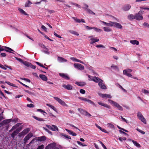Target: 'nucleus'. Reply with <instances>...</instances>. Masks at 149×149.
<instances>
[{
  "label": "nucleus",
  "mask_w": 149,
  "mask_h": 149,
  "mask_svg": "<svg viewBox=\"0 0 149 149\" xmlns=\"http://www.w3.org/2000/svg\"><path fill=\"white\" fill-rule=\"evenodd\" d=\"M96 47L97 48L102 47L103 48H105V47L104 46L102 45H98L96 46Z\"/></svg>",
  "instance_id": "052dcab7"
},
{
  "label": "nucleus",
  "mask_w": 149,
  "mask_h": 149,
  "mask_svg": "<svg viewBox=\"0 0 149 149\" xmlns=\"http://www.w3.org/2000/svg\"><path fill=\"white\" fill-rule=\"evenodd\" d=\"M16 59L17 60H18L19 62H20L21 63H23V60L21 58H17V57H16Z\"/></svg>",
  "instance_id": "e2e57ef3"
},
{
  "label": "nucleus",
  "mask_w": 149,
  "mask_h": 149,
  "mask_svg": "<svg viewBox=\"0 0 149 149\" xmlns=\"http://www.w3.org/2000/svg\"><path fill=\"white\" fill-rule=\"evenodd\" d=\"M86 10L88 13H89L91 14H93L95 15V13H94L91 10H90V9L88 8H86Z\"/></svg>",
  "instance_id": "58836bf2"
},
{
  "label": "nucleus",
  "mask_w": 149,
  "mask_h": 149,
  "mask_svg": "<svg viewBox=\"0 0 149 149\" xmlns=\"http://www.w3.org/2000/svg\"><path fill=\"white\" fill-rule=\"evenodd\" d=\"M20 79L22 80H25V81H26L28 82L29 83H30L31 82L30 80L29 79H26L25 78H20Z\"/></svg>",
  "instance_id": "09e8293b"
},
{
  "label": "nucleus",
  "mask_w": 149,
  "mask_h": 149,
  "mask_svg": "<svg viewBox=\"0 0 149 149\" xmlns=\"http://www.w3.org/2000/svg\"><path fill=\"white\" fill-rule=\"evenodd\" d=\"M29 67H30L31 68H32V69H35L36 68V66L32 65L31 63L30 65V66Z\"/></svg>",
  "instance_id": "69168bd1"
},
{
  "label": "nucleus",
  "mask_w": 149,
  "mask_h": 149,
  "mask_svg": "<svg viewBox=\"0 0 149 149\" xmlns=\"http://www.w3.org/2000/svg\"><path fill=\"white\" fill-rule=\"evenodd\" d=\"M72 18L76 22L78 23H80L81 22V21L80 19H78L76 17H73Z\"/></svg>",
  "instance_id": "603ef678"
},
{
  "label": "nucleus",
  "mask_w": 149,
  "mask_h": 149,
  "mask_svg": "<svg viewBox=\"0 0 149 149\" xmlns=\"http://www.w3.org/2000/svg\"><path fill=\"white\" fill-rule=\"evenodd\" d=\"M120 117L123 121L127 123H129V121L126 120L125 118H123L122 116H120Z\"/></svg>",
  "instance_id": "de8ad7c7"
},
{
  "label": "nucleus",
  "mask_w": 149,
  "mask_h": 149,
  "mask_svg": "<svg viewBox=\"0 0 149 149\" xmlns=\"http://www.w3.org/2000/svg\"><path fill=\"white\" fill-rule=\"evenodd\" d=\"M108 101L113 106L116 107L119 110L121 111L123 110V107L117 103L111 100H108Z\"/></svg>",
  "instance_id": "f257e3e1"
},
{
  "label": "nucleus",
  "mask_w": 149,
  "mask_h": 149,
  "mask_svg": "<svg viewBox=\"0 0 149 149\" xmlns=\"http://www.w3.org/2000/svg\"><path fill=\"white\" fill-rule=\"evenodd\" d=\"M57 59L58 61L61 62H66L67 61L66 59L60 56L58 57Z\"/></svg>",
  "instance_id": "aec40b11"
},
{
  "label": "nucleus",
  "mask_w": 149,
  "mask_h": 149,
  "mask_svg": "<svg viewBox=\"0 0 149 149\" xmlns=\"http://www.w3.org/2000/svg\"><path fill=\"white\" fill-rule=\"evenodd\" d=\"M30 131V129L29 128H27L26 129L24 130L23 131L24 134L26 135V134Z\"/></svg>",
  "instance_id": "4c0bfd02"
},
{
  "label": "nucleus",
  "mask_w": 149,
  "mask_h": 149,
  "mask_svg": "<svg viewBox=\"0 0 149 149\" xmlns=\"http://www.w3.org/2000/svg\"><path fill=\"white\" fill-rule=\"evenodd\" d=\"M132 70L130 69H125L123 71V73H130L132 72Z\"/></svg>",
  "instance_id": "bb28decb"
},
{
  "label": "nucleus",
  "mask_w": 149,
  "mask_h": 149,
  "mask_svg": "<svg viewBox=\"0 0 149 149\" xmlns=\"http://www.w3.org/2000/svg\"><path fill=\"white\" fill-rule=\"evenodd\" d=\"M128 18L130 20H132L134 19H135V15H134L132 14H130L128 16Z\"/></svg>",
  "instance_id": "a878e982"
},
{
  "label": "nucleus",
  "mask_w": 149,
  "mask_h": 149,
  "mask_svg": "<svg viewBox=\"0 0 149 149\" xmlns=\"http://www.w3.org/2000/svg\"><path fill=\"white\" fill-rule=\"evenodd\" d=\"M143 26L147 27H148L149 26V24L146 22L144 23L143 24Z\"/></svg>",
  "instance_id": "774afa93"
},
{
  "label": "nucleus",
  "mask_w": 149,
  "mask_h": 149,
  "mask_svg": "<svg viewBox=\"0 0 149 149\" xmlns=\"http://www.w3.org/2000/svg\"><path fill=\"white\" fill-rule=\"evenodd\" d=\"M18 10L21 13L25 15H28V14L26 13L22 9L19 8Z\"/></svg>",
  "instance_id": "7c9ffc66"
},
{
  "label": "nucleus",
  "mask_w": 149,
  "mask_h": 149,
  "mask_svg": "<svg viewBox=\"0 0 149 149\" xmlns=\"http://www.w3.org/2000/svg\"><path fill=\"white\" fill-rule=\"evenodd\" d=\"M18 134L15 132V131H14L11 134V136L13 138H14Z\"/></svg>",
  "instance_id": "2f4dec72"
},
{
  "label": "nucleus",
  "mask_w": 149,
  "mask_h": 149,
  "mask_svg": "<svg viewBox=\"0 0 149 149\" xmlns=\"http://www.w3.org/2000/svg\"><path fill=\"white\" fill-rule=\"evenodd\" d=\"M130 42L133 45L136 44V45H138L139 44V42L137 40H132L130 41Z\"/></svg>",
  "instance_id": "b1692460"
},
{
  "label": "nucleus",
  "mask_w": 149,
  "mask_h": 149,
  "mask_svg": "<svg viewBox=\"0 0 149 149\" xmlns=\"http://www.w3.org/2000/svg\"><path fill=\"white\" fill-rule=\"evenodd\" d=\"M44 148V146L42 144L40 146H39L37 148V149H43Z\"/></svg>",
  "instance_id": "6e6d98bb"
},
{
  "label": "nucleus",
  "mask_w": 149,
  "mask_h": 149,
  "mask_svg": "<svg viewBox=\"0 0 149 149\" xmlns=\"http://www.w3.org/2000/svg\"><path fill=\"white\" fill-rule=\"evenodd\" d=\"M63 87L68 90H71L72 89V87L70 84H68L66 85L65 84H63L62 85Z\"/></svg>",
  "instance_id": "f3484780"
},
{
  "label": "nucleus",
  "mask_w": 149,
  "mask_h": 149,
  "mask_svg": "<svg viewBox=\"0 0 149 149\" xmlns=\"http://www.w3.org/2000/svg\"><path fill=\"white\" fill-rule=\"evenodd\" d=\"M56 144L55 143H52L48 145L45 148V149H54L56 148Z\"/></svg>",
  "instance_id": "423d86ee"
},
{
  "label": "nucleus",
  "mask_w": 149,
  "mask_h": 149,
  "mask_svg": "<svg viewBox=\"0 0 149 149\" xmlns=\"http://www.w3.org/2000/svg\"><path fill=\"white\" fill-rule=\"evenodd\" d=\"M59 75L62 77L63 78L67 80H69L70 79V78L66 74L63 73H60L59 74Z\"/></svg>",
  "instance_id": "ddd939ff"
},
{
  "label": "nucleus",
  "mask_w": 149,
  "mask_h": 149,
  "mask_svg": "<svg viewBox=\"0 0 149 149\" xmlns=\"http://www.w3.org/2000/svg\"><path fill=\"white\" fill-rule=\"evenodd\" d=\"M27 107L30 108H32L34 107V105L32 104H27Z\"/></svg>",
  "instance_id": "13d9d810"
},
{
  "label": "nucleus",
  "mask_w": 149,
  "mask_h": 149,
  "mask_svg": "<svg viewBox=\"0 0 149 149\" xmlns=\"http://www.w3.org/2000/svg\"><path fill=\"white\" fill-rule=\"evenodd\" d=\"M100 143L104 149H107L105 146L104 145V143L102 142L101 141H100Z\"/></svg>",
  "instance_id": "bf43d9fd"
},
{
  "label": "nucleus",
  "mask_w": 149,
  "mask_h": 149,
  "mask_svg": "<svg viewBox=\"0 0 149 149\" xmlns=\"http://www.w3.org/2000/svg\"><path fill=\"white\" fill-rule=\"evenodd\" d=\"M132 142H133L134 145L138 148H140L141 147L140 145L136 141H134V140H132Z\"/></svg>",
  "instance_id": "c756f323"
},
{
  "label": "nucleus",
  "mask_w": 149,
  "mask_h": 149,
  "mask_svg": "<svg viewBox=\"0 0 149 149\" xmlns=\"http://www.w3.org/2000/svg\"><path fill=\"white\" fill-rule=\"evenodd\" d=\"M107 125H108V126L111 128H112L113 129H114V126L113 124H112L111 123H108Z\"/></svg>",
  "instance_id": "a18cd8bd"
},
{
  "label": "nucleus",
  "mask_w": 149,
  "mask_h": 149,
  "mask_svg": "<svg viewBox=\"0 0 149 149\" xmlns=\"http://www.w3.org/2000/svg\"><path fill=\"white\" fill-rule=\"evenodd\" d=\"M33 135L32 133H29L26 136L24 139V143H26L32 137Z\"/></svg>",
  "instance_id": "9b49d317"
},
{
  "label": "nucleus",
  "mask_w": 149,
  "mask_h": 149,
  "mask_svg": "<svg viewBox=\"0 0 149 149\" xmlns=\"http://www.w3.org/2000/svg\"><path fill=\"white\" fill-rule=\"evenodd\" d=\"M77 143L79 145L81 146H86V145L85 144L82 143L81 142H80L79 141H77Z\"/></svg>",
  "instance_id": "37998d69"
},
{
  "label": "nucleus",
  "mask_w": 149,
  "mask_h": 149,
  "mask_svg": "<svg viewBox=\"0 0 149 149\" xmlns=\"http://www.w3.org/2000/svg\"><path fill=\"white\" fill-rule=\"evenodd\" d=\"M126 139L127 138L125 137H123L122 138L120 137L118 138L119 140L121 142H122L123 140H126Z\"/></svg>",
  "instance_id": "a19ab883"
},
{
  "label": "nucleus",
  "mask_w": 149,
  "mask_h": 149,
  "mask_svg": "<svg viewBox=\"0 0 149 149\" xmlns=\"http://www.w3.org/2000/svg\"><path fill=\"white\" fill-rule=\"evenodd\" d=\"M72 5H75L77 7H78L79 8H81V6L80 5H78V4H77V3H72Z\"/></svg>",
  "instance_id": "0e129e2a"
},
{
  "label": "nucleus",
  "mask_w": 149,
  "mask_h": 149,
  "mask_svg": "<svg viewBox=\"0 0 149 149\" xmlns=\"http://www.w3.org/2000/svg\"><path fill=\"white\" fill-rule=\"evenodd\" d=\"M141 92L144 93H149L148 91L147 90L145 89H142Z\"/></svg>",
  "instance_id": "338daca9"
},
{
  "label": "nucleus",
  "mask_w": 149,
  "mask_h": 149,
  "mask_svg": "<svg viewBox=\"0 0 149 149\" xmlns=\"http://www.w3.org/2000/svg\"><path fill=\"white\" fill-rule=\"evenodd\" d=\"M93 29H94V30L96 32H101L102 31V29H98L97 27H93Z\"/></svg>",
  "instance_id": "c9c22d12"
},
{
  "label": "nucleus",
  "mask_w": 149,
  "mask_h": 149,
  "mask_svg": "<svg viewBox=\"0 0 149 149\" xmlns=\"http://www.w3.org/2000/svg\"><path fill=\"white\" fill-rule=\"evenodd\" d=\"M22 128L21 127H19L17 129L15 130L17 133H18L22 130Z\"/></svg>",
  "instance_id": "4d7b16f0"
},
{
  "label": "nucleus",
  "mask_w": 149,
  "mask_h": 149,
  "mask_svg": "<svg viewBox=\"0 0 149 149\" xmlns=\"http://www.w3.org/2000/svg\"><path fill=\"white\" fill-rule=\"evenodd\" d=\"M113 22L109 21V23H107L106 26H113Z\"/></svg>",
  "instance_id": "79ce46f5"
},
{
  "label": "nucleus",
  "mask_w": 149,
  "mask_h": 149,
  "mask_svg": "<svg viewBox=\"0 0 149 149\" xmlns=\"http://www.w3.org/2000/svg\"><path fill=\"white\" fill-rule=\"evenodd\" d=\"M3 50H5L7 52H9L11 53H12L11 52L9 51L8 50H6V49H4L2 47H1V46L0 45V52H1V51H3Z\"/></svg>",
  "instance_id": "c03bdc74"
},
{
  "label": "nucleus",
  "mask_w": 149,
  "mask_h": 149,
  "mask_svg": "<svg viewBox=\"0 0 149 149\" xmlns=\"http://www.w3.org/2000/svg\"><path fill=\"white\" fill-rule=\"evenodd\" d=\"M143 13L142 11H140L137 13H136L135 15V19L138 20H142L143 19V17L142 15Z\"/></svg>",
  "instance_id": "39448f33"
},
{
  "label": "nucleus",
  "mask_w": 149,
  "mask_h": 149,
  "mask_svg": "<svg viewBox=\"0 0 149 149\" xmlns=\"http://www.w3.org/2000/svg\"><path fill=\"white\" fill-rule=\"evenodd\" d=\"M74 66L75 68L81 70H83L84 68V66L79 63H75L74 64Z\"/></svg>",
  "instance_id": "1a4fd4ad"
},
{
  "label": "nucleus",
  "mask_w": 149,
  "mask_h": 149,
  "mask_svg": "<svg viewBox=\"0 0 149 149\" xmlns=\"http://www.w3.org/2000/svg\"><path fill=\"white\" fill-rule=\"evenodd\" d=\"M78 110L81 114L86 116L89 117L91 116V115L87 111L83 109L78 108Z\"/></svg>",
  "instance_id": "f03ea898"
},
{
  "label": "nucleus",
  "mask_w": 149,
  "mask_h": 149,
  "mask_svg": "<svg viewBox=\"0 0 149 149\" xmlns=\"http://www.w3.org/2000/svg\"><path fill=\"white\" fill-rule=\"evenodd\" d=\"M104 31L106 32H109L112 31V30L109 28L108 27H104L103 28Z\"/></svg>",
  "instance_id": "c85d7f7f"
},
{
  "label": "nucleus",
  "mask_w": 149,
  "mask_h": 149,
  "mask_svg": "<svg viewBox=\"0 0 149 149\" xmlns=\"http://www.w3.org/2000/svg\"><path fill=\"white\" fill-rule=\"evenodd\" d=\"M136 130L143 134H145V132H144L140 130V129L138 128L136 129Z\"/></svg>",
  "instance_id": "864d4df0"
},
{
  "label": "nucleus",
  "mask_w": 149,
  "mask_h": 149,
  "mask_svg": "<svg viewBox=\"0 0 149 149\" xmlns=\"http://www.w3.org/2000/svg\"><path fill=\"white\" fill-rule=\"evenodd\" d=\"M54 99L58 101V102L61 105L63 106H65L67 107L68 105L65 103L62 100L56 97H54Z\"/></svg>",
  "instance_id": "0eeeda50"
},
{
  "label": "nucleus",
  "mask_w": 149,
  "mask_h": 149,
  "mask_svg": "<svg viewBox=\"0 0 149 149\" xmlns=\"http://www.w3.org/2000/svg\"><path fill=\"white\" fill-rule=\"evenodd\" d=\"M43 128L45 130L46 132H48L49 134H52V132L49 130L48 129H47L45 127H43Z\"/></svg>",
  "instance_id": "8fccbe9b"
},
{
  "label": "nucleus",
  "mask_w": 149,
  "mask_h": 149,
  "mask_svg": "<svg viewBox=\"0 0 149 149\" xmlns=\"http://www.w3.org/2000/svg\"><path fill=\"white\" fill-rule=\"evenodd\" d=\"M24 135H25V134H24V133L23 131H22L19 134L18 136L19 137H21V136H24Z\"/></svg>",
  "instance_id": "5fc2aeb1"
},
{
  "label": "nucleus",
  "mask_w": 149,
  "mask_h": 149,
  "mask_svg": "<svg viewBox=\"0 0 149 149\" xmlns=\"http://www.w3.org/2000/svg\"><path fill=\"white\" fill-rule=\"evenodd\" d=\"M103 80L102 81H100L98 83V85L101 89H107V87L106 85L103 83Z\"/></svg>",
  "instance_id": "f8f14e48"
},
{
  "label": "nucleus",
  "mask_w": 149,
  "mask_h": 149,
  "mask_svg": "<svg viewBox=\"0 0 149 149\" xmlns=\"http://www.w3.org/2000/svg\"><path fill=\"white\" fill-rule=\"evenodd\" d=\"M91 41L90 42V44H91L99 41V39H95L94 38H92L91 39Z\"/></svg>",
  "instance_id": "4be33fe9"
},
{
  "label": "nucleus",
  "mask_w": 149,
  "mask_h": 149,
  "mask_svg": "<svg viewBox=\"0 0 149 149\" xmlns=\"http://www.w3.org/2000/svg\"><path fill=\"white\" fill-rule=\"evenodd\" d=\"M52 130L53 131H56V130L58 131V127H57L56 126V125H52Z\"/></svg>",
  "instance_id": "e433bc0d"
},
{
  "label": "nucleus",
  "mask_w": 149,
  "mask_h": 149,
  "mask_svg": "<svg viewBox=\"0 0 149 149\" xmlns=\"http://www.w3.org/2000/svg\"><path fill=\"white\" fill-rule=\"evenodd\" d=\"M137 116L139 119L141 121L145 124H146V121L145 118L144 117L142 114L140 112H138L137 113Z\"/></svg>",
  "instance_id": "20e7f679"
},
{
  "label": "nucleus",
  "mask_w": 149,
  "mask_h": 149,
  "mask_svg": "<svg viewBox=\"0 0 149 149\" xmlns=\"http://www.w3.org/2000/svg\"><path fill=\"white\" fill-rule=\"evenodd\" d=\"M65 130L66 131H67L69 134L72 135V136H76L77 135V134L74 132H73L72 131H71L70 130H69L68 129H65Z\"/></svg>",
  "instance_id": "5701e85b"
},
{
  "label": "nucleus",
  "mask_w": 149,
  "mask_h": 149,
  "mask_svg": "<svg viewBox=\"0 0 149 149\" xmlns=\"http://www.w3.org/2000/svg\"><path fill=\"white\" fill-rule=\"evenodd\" d=\"M131 8V6L129 4H125V5L123 8V9L125 11H127L130 9Z\"/></svg>",
  "instance_id": "2eb2a0df"
},
{
  "label": "nucleus",
  "mask_w": 149,
  "mask_h": 149,
  "mask_svg": "<svg viewBox=\"0 0 149 149\" xmlns=\"http://www.w3.org/2000/svg\"><path fill=\"white\" fill-rule=\"evenodd\" d=\"M33 118H34L36 120H38V121H44V120H43V119L41 118H39L38 117H37L36 116H33Z\"/></svg>",
  "instance_id": "473e14b6"
},
{
  "label": "nucleus",
  "mask_w": 149,
  "mask_h": 149,
  "mask_svg": "<svg viewBox=\"0 0 149 149\" xmlns=\"http://www.w3.org/2000/svg\"><path fill=\"white\" fill-rule=\"evenodd\" d=\"M119 132L120 133V134H123L124 135H126L127 136H129L128 135L127 133H126L125 132H124V131H123L121 130H119Z\"/></svg>",
  "instance_id": "3c124183"
},
{
  "label": "nucleus",
  "mask_w": 149,
  "mask_h": 149,
  "mask_svg": "<svg viewBox=\"0 0 149 149\" xmlns=\"http://www.w3.org/2000/svg\"><path fill=\"white\" fill-rule=\"evenodd\" d=\"M97 103L100 105L103 106L105 107L110 109V106L108 105L107 104H104L103 103H102L101 102H98Z\"/></svg>",
  "instance_id": "a211bd4d"
},
{
  "label": "nucleus",
  "mask_w": 149,
  "mask_h": 149,
  "mask_svg": "<svg viewBox=\"0 0 149 149\" xmlns=\"http://www.w3.org/2000/svg\"><path fill=\"white\" fill-rule=\"evenodd\" d=\"M23 63L25 66H26L28 67H29L30 66V65L31 64V63H30L27 61H26L23 62Z\"/></svg>",
  "instance_id": "f704fd0d"
},
{
  "label": "nucleus",
  "mask_w": 149,
  "mask_h": 149,
  "mask_svg": "<svg viewBox=\"0 0 149 149\" xmlns=\"http://www.w3.org/2000/svg\"><path fill=\"white\" fill-rule=\"evenodd\" d=\"M112 23H113V26L120 29L122 28V25L119 23L113 22Z\"/></svg>",
  "instance_id": "4468645a"
},
{
  "label": "nucleus",
  "mask_w": 149,
  "mask_h": 149,
  "mask_svg": "<svg viewBox=\"0 0 149 149\" xmlns=\"http://www.w3.org/2000/svg\"><path fill=\"white\" fill-rule=\"evenodd\" d=\"M39 77L42 80L46 81L47 80V77L44 74H40Z\"/></svg>",
  "instance_id": "6ab92c4d"
},
{
  "label": "nucleus",
  "mask_w": 149,
  "mask_h": 149,
  "mask_svg": "<svg viewBox=\"0 0 149 149\" xmlns=\"http://www.w3.org/2000/svg\"><path fill=\"white\" fill-rule=\"evenodd\" d=\"M99 94V95L103 98H106V94Z\"/></svg>",
  "instance_id": "49530a36"
},
{
  "label": "nucleus",
  "mask_w": 149,
  "mask_h": 149,
  "mask_svg": "<svg viewBox=\"0 0 149 149\" xmlns=\"http://www.w3.org/2000/svg\"><path fill=\"white\" fill-rule=\"evenodd\" d=\"M75 84L78 86H82L86 85V83L83 82H76Z\"/></svg>",
  "instance_id": "393cba45"
},
{
  "label": "nucleus",
  "mask_w": 149,
  "mask_h": 149,
  "mask_svg": "<svg viewBox=\"0 0 149 149\" xmlns=\"http://www.w3.org/2000/svg\"><path fill=\"white\" fill-rule=\"evenodd\" d=\"M92 80L96 83L98 82V83L100 81H102V80L101 79L96 77H93L92 79Z\"/></svg>",
  "instance_id": "dca6fc26"
},
{
  "label": "nucleus",
  "mask_w": 149,
  "mask_h": 149,
  "mask_svg": "<svg viewBox=\"0 0 149 149\" xmlns=\"http://www.w3.org/2000/svg\"><path fill=\"white\" fill-rule=\"evenodd\" d=\"M78 110L81 114L86 116L89 117L91 116V115L87 111L83 109L78 108Z\"/></svg>",
  "instance_id": "7ed1b4c3"
},
{
  "label": "nucleus",
  "mask_w": 149,
  "mask_h": 149,
  "mask_svg": "<svg viewBox=\"0 0 149 149\" xmlns=\"http://www.w3.org/2000/svg\"><path fill=\"white\" fill-rule=\"evenodd\" d=\"M32 3L29 0L27 1L26 3H25V7H29L30 6V5Z\"/></svg>",
  "instance_id": "cd10ccee"
},
{
  "label": "nucleus",
  "mask_w": 149,
  "mask_h": 149,
  "mask_svg": "<svg viewBox=\"0 0 149 149\" xmlns=\"http://www.w3.org/2000/svg\"><path fill=\"white\" fill-rule=\"evenodd\" d=\"M11 119H7L3 120L0 123V127H2L3 125L9 123L11 121Z\"/></svg>",
  "instance_id": "9d476101"
},
{
  "label": "nucleus",
  "mask_w": 149,
  "mask_h": 149,
  "mask_svg": "<svg viewBox=\"0 0 149 149\" xmlns=\"http://www.w3.org/2000/svg\"><path fill=\"white\" fill-rule=\"evenodd\" d=\"M78 98L81 100H83L84 101L87 102L88 103H90L91 104H92L93 105L96 106V105H95V104L93 102H92V101H91V100H90L86 98H85L80 97H79Z\"/></svg>",
  "instance_id": "6e6552de"
},
{
  "label": "nucleus",
  "mask_w": 149,
  "mask_h": 149,
  "mask_svg": "<svg viewBox=\"0 0 149 149\" xmlns=\"http://www.w3.org/2000/svg\"><path fill=\"white\" fill-rule=\"evenodd\" d=\"M123 74L128 77H131V78L132 76V75L129 73H123Z\"/></svg>",
  "instance_id": "680f3d73"
},
{
  "label": "nucleus",
  "mask_w": 149,
  "mask_h": 149,
  "mask_svg": "<svg viewBox=\"0 0 149 149\" xmlns=\"http://www.w3.org/2000/svg\"><path fill=\"white\" fill-rule=\"evenodd\" d=\"M111 68L113 69L116 70H118V66L116 65H115L114 64H112L111 66Z\"/></svg>",
  "instance_id": "ea45409f"
},
{
  "label": "nucleus",
  "mask_w": 149,
  "mask_h": 149,
  "mask_svg": "<svg viewBox=\"0 0 149 149\" xmlns=\"http://www.w3.org/2000/svg\"><path fill=\"white\" fill-rule=\"evenodd\" d=\"M39 45L43 49H45L46 50H48V49L43 44H39Z\"/></svg>",
  "instance_id": "72a5a7b5"
},
{
  "label": "nucleus",
  "mask_w": 149,
  "mask_h": 149,
  "mask_svg": "<svg viewBox=\"0 0 149 149\" xmlns=\"http://www.w3.org/2000/svg\"><path fill=\"white\" fill-rule=\"evenodd\" d=\"M46 139V137L45 136H42L38 137L37 140L42 141H45Z\"/></svg>",
  "instance_id": "412c9836"
}]
</instances>
